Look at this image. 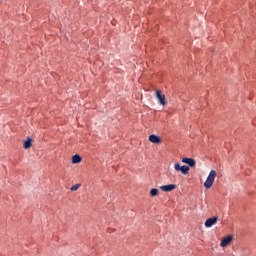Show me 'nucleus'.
<instances>
[{"instance_id": "1", "label": "nucleus", "mask_w": 256, "mask_h": 256, "mask_svg": "<svg viewBox=\"0 0 256 256\" xmlns=\"http://www.w3.org/2000/svg\"><path fill=\"white\" fill-rule=\"evenodd\" d=\"M217 177V171L211 170L206 181L204 182L205 189H211L213 183H215V178Z\"/></svg>"}, {"instance_id": "2", "label": "nucleus", "mask_w": 256, "mask_h": 256, "mask_svg": "<svg viewBox=\"0 0 256 256\" xmlns=\"http://www.w3.org/2000/svg\"><path fill=\"white\" fill-rule=\"evenodd\" d=\"M156 99H158L160 105H167V100H165V94L161 90H156Z\"/></svg>"}, {"instance_id": "3", "label": "nucleus", "mask_w": 256, "mask_h": 256, "mask_svg": "<svg viewBox=\"0 0 256 256\" xmlns=\"http://www.w3.org/2000/svg\"><path fill=\"white\" fill-rule=\"evenodd\" d=\"M217 221H219V217L218 216H213L211 218H208L205 221V227H207V228L213 227V225H215V223H217Z\"/></svg>"}, {"instance_id": "4", "label": "nucleus", "mask_w": 256, "mask_h": 256, "mask_svg": "<svg viewBox=\"0 0 256 256\" xmlns=\"http://www.w3.org/2000/svg\"><path fill=\"white\" fill-rule=\"evenodd\" d=\"M161 191H164L165 193H169V191H174V189H177V185L175 184H168L163 185L160 187Z\"/></svg>"}, {"instance_id": "5", "label": "nucleus", "mask_w": 256, "mask_h": 256, "mask_svg": "<svg viewBox=\"0 0 256 256\" xmlns=\"http://www.w3.org/2000/svg\"><path fill=\"white\" fill-rule=\"evenodd\" d=\"M233 241V236L232 235H227L226 237L222 238L221 240V247H227Z\"/></svg>"}, {"instance_id": "6", "label": "nucleus", "mask_w": 256, "mask_h": 256, "mask_svg": "<svg viewBox=\"0 0 256 256\" xmlns=\"http://www.w3.org/2000/svg\"><path fill=\"white\" fill-rule=\"evenodd\" d=\"M149 141L150 143H155V144L162 143L161 137L155 134H152L149 136Z\"/></svg>"}, {"instance_id": "7", "label": "nucleus", "mask_w": 256, "mask_h": 256, "mask_svg": "<svg viewBox=\"0 0 256 256\" xmlns=\"http://www.w3.org/2000/svg\"><path fill=\"white\" fill-rule=\"evenodd\" d=\"M182 163H186L189 167H195V159L193 158H183Z\"/></svg>"}, {"instance_id": "8", "label": "nucleus", "mask_w": 256, "mask_h": 256, "mask_svg": "<svg viewBox=\"0 0 256 256\" xmlns=\"http://www.w3.org/2000/svg\"><path fill=\"white\" fill-rule=\"evenodd\" d=\"M32 145H33V139H31V137H27L26 141H24L23 147L25 149H31Z\"/></svg>"}, {"instance_id": "9", "label": "nucleus", "mask_w": 256, "mask_h": 256, "mask_svg": "<svg viewBox=\"0 0 256 256\" xmlns=\"http://www.w3.org/2000/svg\"><path fill=\"white\" fill-rule=\"evenodd\" d=\"M82 161H83V158L79 154L72 156V163L77 164V163H81Z\"/></svg>"}, {"instance_id": "10", "label": "nucleus", "mask_w": 256, "mask_h": 256, "mask_svg": "<svg viewBox=\"0 0 256 256\" xmlns=\"http://www.w3.org/2000/svg\"><path fill=\"white\" fill-rule=\"evenodd\" d=\"M189 166H187V165H183L182 167H181V173L183 174V175H187L188 173H189Z\"/></svg>"}, {"instance_id": "11", "label": "nucleus", "mask_w": 256, "mask_h": 256, "mask_svg": "<svg viewBox=\"0 0 256 256\" xmlns=\"http://www.w3.org/2000/svg\"><path fill=\"white\" fill-rule=\"evenodd\" d=\"M150 195L151 197H157V195H159V190L157 188H152L150 190Z\"/></svg>"}, {"instance_id": "12", "label": "nucleus", "mask_w": 256, "mask_h": 256, "mask_svg": "<svg viewBox=\"0 0 256 256\" xmlns=\"http://www.w3.org/2000/svg\"><path fill=\"white\" fill-rule=\"evenodd\" d=\"M79 187H81V184L72 185L70 188V191H77V189H79Z\"/></svg>"}, {"instance_id": "13", "label": "nucleus", "mask_w": 256, "mask_h": 256, "mask_svg": "<svg viewBox=\"0 0 256 256\" xmlns=\"http://www.w3.org/2000/svg\"><path fill=\"white\" fill-rule=\"evenodd\" d=\"M181 165L179 164V163H176L175 165H174V169L176 170V171H181Z\"/></svg>"}]
</instances>
